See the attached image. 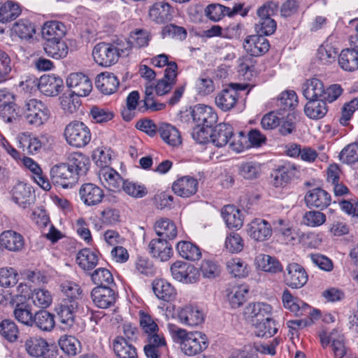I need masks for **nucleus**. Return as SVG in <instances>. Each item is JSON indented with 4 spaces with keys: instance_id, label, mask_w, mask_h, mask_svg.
Here are the masks:
<instances>
[{
    "instance_id": "42",
    "label": "nucleus",
    "mask_w": 358,
    "mask_h": 358,
    "mask_svg": "<svg viewBox=\"0 0 358 358\" xmlns=\"http://www.w3.org/2000/svg\"><path fill=\"white\" fill-rule=\"evenodd\" d=\"M255 262L259 269L271 273L282 271L281 263L274 257L265 254H259L255 258Z\"/></svg>"
},
{
    "instance_id": "1",
    "label": "nucleus",
    "mask_w": 358,
    "mask_h": 358,
    "mask_svg": "<svg viewBox=\"0 0 358 358\" xmlns=\"http://www.w3.org/2000/svg\"><path fill=\"white\" fill-rule=\"evenodd\" d=\"M282 302L285 309L289 310L296 317L303 319L292 320L287 322V327L292 334L299 329L310 326L320 317V311L315 309L300 299L294 296L289 290L285 289L282 294Z\"/></svg>"
},
{
    "instance_id": "32",
    "label": "nucleus",
    "mask_w": 358,
    "mask_h": 358,
    "mask_svg": "<svg viewBox=\"0 0 358 358\" xmlns=\"http://www.w3.org/2000/svg\"><path fill=\"white\" fill-rule=\"evenodd\" d=\"M65 164L80 177L87 173L90 165V161L85 155L80 152H74L69 155Z\"/></svg>"
},
{
    "instance_id": "12",
    "label": "nucleus",
    "mask_w": 358,
    "mask_h": 358,
    "mask_svg": "<svg viewBox=\"0 0 358 358\" xmlns=\"http://www.w3.org/2000/svg\"><path fill=\"white\" fill-rule=\"evenodd\" d=\"M244 87L240 84L231 83L228 87L222 90L215 97L217 106L223 111H229L236 104L239 93Z\"/></svg>"
},
{
    "instance_id": "35",
    "label": "nucleus",
    "mask_w": 358,
    "mask_h": 358,
    "mask_svg": "<svg viewBox=\"0 0 358 358\" xmlns=\"http://www.w3.org/2000/svg\"><path fill=\"white\" fill-rule=\"evenodd\" d=\"M11 31L21 40L29 41L36 34V25L29 19L22 18L13 24Z\"/></svg>"
},
{
    "instance_id": "22",
    "label": "nucleus",
    "mask_w": 358,
    "mask_h": 358,
    "mask_svg": "<svg viewBox=\"0 0 358 358\" xmlns=\"http://www.w3.org/2000/svg\"><path fill=\"white\" fill-rule=\"evenodd\" d=\"M243 48L251 56L259 57L268 51L270 44L262 34L251 35L244 40Z\"/></svg>"
},
{
    "instance_id": "34",
    "label": "nucleus",
    "mask_w": 358,
    "mask_h": 358,
    "mask_svg": "<svg viewBox=\"0 0 358 358\" xmlns=\"http://www.w3.org/2000/svg\"><path fill=\"white\" fill-rule=\"evenodd\" d=\"M41 34L45 42L62 39L66 34V27L59 21L46 22L42 27Z\"/></svg>"
},
{
    "instance_id": "4",
    "label": "nucleus",
    "mask_w": 358,
    "mask_h": 358,
    "mask_svg": "<svg viewBox=\"0 0 358 358\" xmlns=\"http://www.w3.org/2000/svg\"><path fill=\"white\" fill-rule=\"evenodd\" d=\"M64 137L69 145L80 148L90 142L92 134L90 128L84 122L73 120L65 127Z\"/></svg>"
},
{
    "instance_id": "64",
    "label": "nucleus",
    "mask_w": 358,
    "mask_h": 358,
    "mask_svg": "<svg viewBox=\"0 0 358 358\" xmlns=\"http://www.w3.org/2000/svg\"><path fill=\"white\" fill-rule=\"evenodd\" d=\"M224 248L231 253L240 252L244 248V241L239 234L231 232L225 238Z\"/></svg>"
},
{
    "instance_id": "8",
    "label": "nucleus",
    "mask_w": 358,
    "mask_h": 358,
    "mask_svg": "<svg viewBox=\"0 0 358 358\" xmlns=\"http://www.w3.org/2000/svg\"><path fill=\"white\" fill-rule=\"evenodd\" d=\"M24 117L29 124L41 126L50 117V111L46 106L41 101L31 99L24 105Z\"/></svg>"
},
{
    "instance_id": "38",
    "label": "nucleus",
    "mask_w": 358,
    "mask_h": 358,
    "mask_svg": "<svg viewBox=\"0 0 358 358\" xmlns=\"http://www.w3.org/2000/svg\"><path fill=\"white\" fill-rule=\"evenodd\" d=\"M17 139L18 147L27 155L36 154L42 147V143L38 138L28 132L20 134Z\"/></svg>"
},
{
    "instance_id": "57",
    "label": "nucleus",
    "mask_w": 358,
    "mask_h": 358,
    "mask_svg": "<svg viewBox=\"0 0 358 358\" xmlns=\"http://www.w3.org/2000/svg\"><path fill=\"white\" fill-rule=\"evenodd\" d=\"M337 55V49L328 42L324 43L317 49V58L322 64L335 62Z\"/></svg>"
},
{
    "instance_id": "36",
    "label": "nucleus",
    "mask_w": 358,
    "mask_h": 358,
    "mask_svg": "<svg viewBox=\"0 0 358 358\" xmlns=\"http://www.w3.org/2000/svg\"><path fill=\"white\" fill-rule=\"evenodd\" d=\"M233 127L226 123L217 124L210 135V142L216 147L224 146L229 141V137L232 136Z\"/></svg>"
},
{
    "instance_id": "41",
    "label": "nucleus",
    "mask_w": 358,
    "mask_h": 358,
    "mask_svg": "<svg viewBox=\"0 0 358 358\" xmlns=\"http://www.w3.org/2000/svg\"><path fill=\"white\" fill-rule=\"evenodd\" d=\"M98 252L90 248L80 250L76 256V262L85 271L92 270L98 264Z\"/></svg>"
},
{
    "instance_id": "43",
    "label": "nucleus",
    "mask_w": 358,
    "mask_h": 358,
    "mask_svg": "<svg viewBox=\"0 0 358 358\" xmlns=\"http://www.w3.org/2000/svg\"><path fill=\"white\" fill-rule=\"evenodd\" d=\"M151 39L150 34L145 29H136L130 34L128 41L124 43L125 52L131 50L132 47L143 48L148 45Z\"/></svg>"
},
{
    "instance_id": "14",
    "label": "nucleus",
    "mask_w": 358,
    "mask_h": 358,
    "mask_svg": "<svg viewBox=\"0 0 358 358\" xmlns=\"http://www.w3.org/2000/svg\"><path fill=\"white\" fill-rule=\"evenodd\" d=\"M299 173L296 165L289 162L278 166L271 173V183L276 188L287 185Z\"/></svg>"
},
{
    "instance_id": "59",
    "label": "nucleus",
    "mask_w": 358,
    "mask_h": 358,
    "mask_svg": "<svg viewBox=\"0 0 358 358\" xmlns=\"http://www.w3.org/2000/svg\"><path fill=\"white\" fill-rule=\"evenodd\" d=\"M91 280L97 286L115 285L111 272L106 268H99L91 273Z\"/></svg>"
},
{
    "instance_id": "9",
    "label": "nucleus",
    "mask_w": 358,
    "mask_h": 358,
    "mask_svg": "<svg viewBox=\"0 0 358 358\" xmlns=\"http://www.w3.org/2000/svg\"><path fill=\"white\" fill-rule=\"evenodd\" d=\"M79 178L65 163L56 164L50 169V178L53 184L64 189L72 188Z\"/></svg>"
},
{
    "instance_id": "30",
    "label": "nucleus",
    "mask_w": 358,
    "mask_h": 358,
    "mask_svg": "<svg viewBox=\"0 0 358 358\" xmlns=\"http://www.w3.org/2000/svg\"><path fill=\"white\" fill-rule=\"evenodd\" d=\"M148 250L152 257L162 262L168 261L173 254L170 243L164 238L152 239L149 245Z\"/></svg>"
},
{
    "instance_id": "3",
    "label": "nucleus",
    "mask_w": 358,
    "mask_h": 358,
    "mask_svg": "<svg viewBox=\"0 0 358 358\" xmlns=\"http://www.w3.org/2000/svg\"><path fill=\"white\" fill-rule=\"evenodd\" d=\"M124 52V43L101 42L94 46L92 55L97 64L108 67L117 63L121 55Z\"/></svg>"
},
{
    "instance_id": "10",
    "label": "nucleus",
    "mask_w": 358,
    "mask_h": 358,
    "mask_svg": "<svg viewBox=\"0 0 358 358\" xmlns=\"http://www.w3.org/2000/svg\"><path fill=\"white\" fill-rule=\"evenodd\" d=\"M25 352L33 358H54L48 341L38 336L26 338L23 342Z\"/></svg>"
},
{
    "instance_id": "25",
    "label": "nucleus",
    "mask_w": 358,
    "mask_h": 358,
    "mask_svg": "<svg viewBox=\"0 0 358 358\" xmlns=\"http://www.w3.org/2000/svg\"><path fill=\"white\" fill-rule=\"evenodd\" d=\"M272 313V307L266 303L257 302L249 303L244 310V315L250 320L252 324L265 318L270 317Z\"/></svg>"
},
{
    "instance_id": "5",
    "label": "nucleus",
    "mask_w": 358,
    "mask_h": 358,
    "mask_svg": "<svg viewBox=\"0 0 358 358\" xmlns=\"http://www.w3.org/2000/svg\"><path fill=\"white\" fill-rule=\"evenodd\" d=\"M110 161V157L105 155L103 150L99 152V158L96 161L97 164L102 167L99 171V179L106 188L110 191L119 192L124 181L115 170L108 166Z\"/></svg>"
},
{
    "instance_id": "62",
    "label": "nucleus",
    "mask_w": 358,
    "mask_h": 358,
    "mask_svg": "<svg viewBox=\"0 0 358 358\" xmlns=\"http://www.w3.org/2000/svg\"><path fill=\"white\" fill-rule=\"evenodd\" d=\"M30 298L36 306L43 308L48 307L52 301L50 292L45 289H34L31 294Z\"/></svg>"
},
{
    "instance_id": "63",
    "label": "nucleus",
    "mask_w": 358,
    "mask_h": 358,
    "mask_svg": "<svg viewBox=\"0 0 358 358\" xmlns=\"http://www.w3.org/2000/svg\"><path fill=\"white\" fill-rule=\"evenodd\" d=\"M274 230L282 236L287 244H293L296 239L294 231L282 219H279L274 222Z\"/></svg>"
},
{
    "instance_id": "45",
    "label": "nucleus",
    "mask_w": 358,
    "mask_h": 358,
    "mask_svg": "<svg viewBox=\"0 0 358 358\" xmlns=\"http://www.w3.org/2000/svg\"><path fill=\"white\" fill-rule=\"evenodd\" d=\"M324 84L317 78H310L303 85V94L308 100H319L322 99Z\"/></svg>"
},
{
    "instance_id": "31",
    "label": "nucleus",
    "mask_w": 358,
    "mask_h": 358,
    "mask_svg": "<svg viewBox=\"0 0 358 358\" xmlns=\"http://www.w3.org/2000/svg\"><path fill=\"white\" fill-rule=\"evenodd\" d=\"M31 187L24 182H18L11 190L12 199L18 206L27 208L31 205L33 197Z\"/></svg>"
},
{
    "instance_id": "46",
    "label": "nucleus",
    "mask_w": 358,
    "mask_h": 358,
    "mask_svg": "<svg viewBox=\"0 0 358 358\" xmlns=\"http://www.w3.org/2000/svg\"><path fill=\"white\" fill-rule=\"evenodd\" d=\"M222 216L227 226L230 229H240L243 225L241 213L233 205H227L222 209Z\"/></svg>"
},
{
    "instance_id": "48",
    "label": "nucleus",
    "mask_w": 358,
    "mask_h": 358,
    "mask_svg": "<svg viewBox=\"0 0 358 358\" xmlns=\"http://www.w3.org/2000/svg\"><path fill=\"white\" fill-rule=\"evenodd\" d=\"M139 325L145 337L159 334V328L155 319L150 314L143 310L138 312Z\"/></svg>"
},
{
    "instance_id": "6",
    "label": "nucleus",
    "mask_w": 358,
    "mask_h": 358,
    "mask_svg": "<svg viewBox=\"0 0 358 358\" xmlns=\"http://www.w3.org/2000/svg\"><path fill=\"white\" fill-rule=\"evenodd\" d=\"M321 344L324 348L330 346L335 358H343L346 355L348 347L344 335L337 329L331 331H323L320 335Z\"/></svg>"
},
{
    "instance_id": "27",
    "label": "nucleus",
    "mask_w": 358,
    "mask_h": 358,
    "mask_svg": "<svg viewBox=\"0 0 358 358\" xmlns=\"http://www.w3.org/2000/svg\"><path fill=\"white\" fill-rule=\"evenodd\" d=\"M177 317L180 322L189 327L201 324L204 320L203 313L196 307L186 306L177 311Z\"/></svg>"
},
{
    "instance_id": "60",
    "label": "nucleus",
    "mask_w": 358,
    "mask_h": 358,
    "mask_svg": "<svg viewBox=\"0 0 358 358\" xmlns=\"http://www.w3.org/2000/svg\"><path fill=\"white\" fill-rule=\"evenodd\" d=\"M229 273L237 278H245L249 273L248 264L240 258H232L227 262Z\"/></svg>"
},
{
    "instance_id": "47",
    "label": "nucleus",
    "mask_w": 358,
    "mask_h": 358,
    "mask_svg": "<svg viewBox=\"0 0 358 358\" xmlns=\"http://www.w3.org/2000/svg\"><path fill=\"white\" fill-rule=\"evenodd\" d=\"M161 138L168 145L176 147L181 144L182 139L179 131L173 126L163 123L158 129Z\"/></svg>"
},
{
    "instance_id": "18",
    "label": "nucleus",
    "mask_w": 358,
    "mask_h": 358,
    "mask_svg": "<svg viewBox=\"0 0 358 358\" xmlns=\"http://www.w3.org/2000/svg\"><path fill=\"white\" fill-rule=\"evenodd\" d=\"M78 308V301L69 299H62L55 307V311L59 322L64 325V328H69L73 325Z\"/></svg>"
},
{
    "instance_id": "61",
    "label": "nucleus",
    "mask_w": 358,
    "mask_h": 358,
    "mask_svg": "<svg viewBox=\"0 0 358 358\" xmlns=\"http://www.w3.org/2000/svg\"><path fill=\"white\" fill-rule=\"evenodd\" d=\"M326 215L320 210H311L304 213L302 223L309 227H317L326 222Z\"/></svg>"
},
{
    "instance_id": "54",
    "label": "nucleus",
    "mask_w": 358,
    "mask_h": 358,
    "mask_svg": "<svg viewBox=\"0 0 358 358\" xmlns=\"http://www.w3.org/2000/svg\"><path fill=\"white\" fill-rule=\"evenodd\" d=\"M227 296L234 308H238L245 301L248 289L245 285H234L227 289Z\"/></svg>"
},
{
    "instance_id": "21",
    "label": "nucleus",
    "mask_w": 358,
    "mask_h": 358,
    "mask_svg": "<svg viewBox=\"0 0 358 358\" xmlns=\"http://www.w3.org/2000/svg\"><path fill=\"white\" fill-rule=\"evenodd\" d=\"M113 286H96L91 292L94 304L100 308H108L113 306L116 300V293Z\"/></svg>"
},
{
    "instance_id": "39",
    "label": "nucleus",
    "mask_w": 358,
    "mask_h": 358,
    "mask_svg": "<svg viewBox=\"0 0 358 358\" xmlns=\"http://www.w3.org/2000/svg\"><path fill=\"white\" fill-rule=\"evenodd\" d=\"M21 5L14 1H3L0 7V22L7 23L13 21L22 13Z\"/></svg>"
},
{
    "instance_id": "51",
    "label": "nucleus",
    "mask_w": 358,
    "mask_h": 358,
    "mask_svg": "<svg viewBox=\"0 0 358 358\" xmlns=\"http://www.w3.org/2000/svg\"><path fill=\"white\" fill-rule=\"evenodd\" d=\"M55 324V315L47 310H39L34 315L33 325L41 331H50Z\"/></svg>"
},
{
    "instance_id": "50",
    "label": "nucleus",
    "mask_w": 358,
    "mask_h": 358,
    "mask_svg": "<svg viewBox=\"0 0 358 358\" xmlns=\"http://www.w3.org/2000/svg\"><path fill=\"white\" fill-rule=\"evenodd\" d=\"M180 256L189 261H197L201 257L200 248L195 244L188 241H180L176 245Z\"/></svg>"
},
{
    "instance_id": "49",
    "label": "nucleus",
    "mask_w": 358,
    "mask_h": 358,
    "mask_svg": "<svg viewBox=\"0 0 358 358\" xmlns=\"http://www.w3.org/2000/svg\"><path fill=\"white\" fill-rule=\"evenodd\" d=\"M155 230L160 238L165 240L173 239L176 237L178 232L174 222L167 218H163L157 221L155 224Z\"/></svg>"
},
{
    "instance_id": "19",
    "label": "nucleus",
    "mask_w": 358,
    "mask_h": 358,
    "mask_svg": "<svg viewBox=\"0 0 358 358\" xmlns=\"http://www.w3.org/2000/svg\"><path fill=\"white\" fill-rule=\"evenodd\" d=\"M79 196L85 206H94L101 203L104 197V192L98 185L87 182L80 186Z\"/></svg>"
},
{
    "instance_id": "15",
    "label": "nucleus",
    "mask_w": 358,
    "mask_h": 358,
    "mask_svg": "<svg viewBox=\"0 0 358 358\" xmlns=\"http://www.w3.org/2000/svg\"><path fill=\"white\" fill-rule=\"evenodd\" d=\"M66 85L78 96H86L92 90V81L83 73H71L66 78Z\"/></svg>"
},
{
    "instance_id": "26",
    "label": "nucleus",
    "mask_w": 358,
    "mask_h": 358,
    "mask_svg": "<svg viewBox=\"0 0 358 358\" xmlns=\"http://www.w3.org/2000/svg\"><path fill=\"white\" fill-rule=\"evenodd\" d=\"M120 85L117 77L113 73L102 72L97 75L95 87L103 94L110 95L115 93Z\"/></svg>"
},
{
    "instance_id": "29",
    "label": "nucleus",
    "mask_w": 358,
    "mask_h": 358,
    "mask_svg": "<svg viewBox=\"0 0 358 358\" xmlns=\"http://www.w3.org/2000/svg\"><path fill=\"white\" fill-rule=\"evenodd\" d=\"M173 9L168 2H155L149 9L150 19L157 24H163L171 20Z\"/></svg>"
},
{
    "instance_id": "53",
    "label": "nucleus",
    "mask_w": 358,
    "mask_h": 358,
    "mask_svg": "<svg viewBox=\"0 0 358 358\" xmlns=\"http://www.w3.org/2000/svg\"><path fill=\"white\" fill-rule=\"evenodd\" d=\"M327 111V103L321 99L309 100L304 107L305 114L310 119H321Z\"/></svg>"
},
{
    "instance_id": "7",
    "label": "nucleus",
    "mask_w": 358,
    "mask_h": 358,
    "mask_svg": "<svg viewBox=\"0 0 358 358\" xmlns=\"http://www.w3.org/2000/svg\"><path fill=\"white\" fill-rule=\"evenodd\" d=\"M24 83L27 87L37 86L43 94L49 96H57L63 87L62 79L53 74L43 75L39 80L35 78L27 79L24 82L22 81L20 85H23Z\"/></svg>"
},
{
    "instance_id": "52",
    "label": "nucleus",
    "mask_w": 358,
    "mask_h": 358,
    "mask_svg": "<svg viewBox=\"0 0 358 358\" xmlns=\"http://www.w3.org/2000/svg\"><path fill=\"white\" fill-rule=\"evenodd\" d=\"M44 50L48 56L59 59L64 58L67 55L69 48L62 39H59L45 42Z\"/></svg>"
},
{
    "instance_id": "24",
    "label": "nucleus",
    "mask_w": 358,
    "mask_h": 358,
    "mask_svg": "<svg viewBox=\"0 0 358 358\" xmlns=\"http://www.w3.org/2000/svg\"><path fill=\"white\" fill-rule=\"evenodd\" d=\"M198 180L189 176L178 178L172 185L173 192L179 196L187 198L195 194L198 190Z\"/></svg>"
},
{
    "instance_id": "40",
    "label": "nucleus",
    "mask_w": 358,
    "mask_h": 358,
    "mask_svg": "<svg viewBox=\"0 0 358 358\" xmlns=\"http://www.w3.org/2000/svg\"><path fill=\"white\" fill-rule=\"evenodd\" d=\"M152 286L155 294L159 299L169 301L175 299V288L165 280L156 279L152 282Z\"/></svg>"
},
{
    "instance_id": "44",
    "label": "nucleus",
    "mask_w": 358,
    "mask_h": 358,
    "mask_svg": "<svg viewBox=\"0 0 358 358\" xmlns=\"http://www.w3.org/2000/svg\"><path fill=\"white\" fill-rule=\"evenodd\" d=\"M338 64L344 71H356L358 69V52L350 48L343 50L338 56Z\"/></svg>"
},
{
    "instance_id": "28",
    "label": "nucleus",
    "mask_w": 358,
    "mask_h": 358,
    "mask_svg": "<svg viewBox=\"0 0 358 358\" xmlns=\"http://www.w3.org/2000/svg\"><path fill=\"white\" fill-rule=\"evenodd\" d=\"M178 76L177 64H171L164 71V78L159 80L155 86V92L158 96H163L170 92L176 83Z\"/></svg>"
},
{
    "instance_id": "20",
    "label": "nucleus",
    "mask_w": 358,
    "mask_h": 358,
    "mask_svg": "<svg viewBox=\"0 0 358 358\" xmlns=\"http://www.w3.org/2000/svg\"><path fill=\"white\" fill-rule=\"evenodd\" d=\"M304 200L309 208L322 210L331 204V197L327 191L317 187L308 190L305 195Z\"/></svg>"
},
{
    "instance_id": "55",
    "label": "nucleus",
    "mask_w": 358,
    "mask_h": 358,
    "mask_svg": "<svg viewBox=\"0 0 358 358\" xmlns=\"http://www.w3.org/2000/svg\"><path fill=\"white\" fill-rule=\"evenodd\" d=\"M15 307L13 310L15 318L20 323L27 326H33L34 315L31 311L30 307L22 302L15 303Z\"/></svg>"
},
{
    "instance_id": "33",
    "label": "nucleus",
    "mask_w": 358,
    "mask_h": 358,
    "mask_svg": "<svg viewBox=\"0 0 358 358\" xmlns=\"http://www.w3.org/2000/svg\"><path fill=\"white\" fill-rule=\"evenodd\" d=\"M0 244L10 251L17 252L24 248V240L20 234L8 230L0 235Z\"/></svg>"
},
{
    "instance_id": "2",
    "label": "nucleus",
    "mask_w": 358,
    "mask_h": 358,
    "mask_svg": "<svg viewBox=\"0 0 358 358\" xmlns=\"http://www.w3.org/2000/svg\"><path fill=\"white\" fill-rule=\"evenodd\" d=\"M169 330L175 341L180 344L181 351L187 356H195L204 351L208 346L206 334L200 331H187L173 324H169Z\"/></svg>"
},
{
    "instance_id": "11",
    "label": "nucleus",
    "mask_w": 358,
    "mask_h": 358,
    "mask_svg": "<svg viewBox=\"0 0 358 358\" xmlns=\"http://www.w3.org/2000/svg\"><path fill=\"white\" fill-rule=\"evenodd\" d=\"M284 282L292 289L302 287L308 281V274L305 268L297 263L289 264L284 272Z\"/></svg>"
},
{
    "instance_id": "56",
    "label": "nucleus",
    "mask_w": 358,
    "mask_h": 358,
    "mask_svg": "<svg viewBox=\"0 0 358 358\" xmlns=\"http://www.w3.org/2000/svg\"><path fill=\"white\" fill-rule=\"evenodd\" d=\"M255 328V334L259 337H271L278 331L275 322L271 317L265 318L253 324Z\"/></svg>"
},
{
    "instance_id": "58",
    "label": "nucleus",
    "mask_w": 358,
    "mask_h": 358,
    "mask_svg": "<svg viewBox=\"0 0 358 358\" xmlns=\"http://www.w3.org/2000/svg\"><path fill=\"white\" fill-rule=\"evenodd\" d=\"M0 335L10 343L15 342L19 336L17 324L10 320H2L0 322Z\"/></svg>"
},
{
    "instance_id": "23",
    "label": "nucleus",
    "mask_w": 358,
    "mask_h": 358,
    "mask_svg": "<svg viewBox=\"0 0 358 358\" xmlns=\"http://www.w3.org/2000/svg\"><path fill=\"white\" fill-rule=\"evenodd\" d=\"M247 232L251 238L257 241H264L271 236L272 229L266 220L256 218L248 224Z\"/></svg>"
},
{
    "instance_id": "16",
    "label": "nucleus",
    "mask_w": 358,
    "mask_h": 358,
    "mask_svg": "<svg viewBox=\"0 0 358 358\" xmlns=\"http://www.w3.org/2000/svg\"><path fill=\"white\" fill-rule=\"evenodd\" d=\"M145 342L144 352L148 358H160L168 352L166 341L162 333L145 337Z\"/></svg>"
},
{
    "instance_id": "37",
    "label": "nucleus",
    "mask_w": 358,
    "mask_h": 358,
    "mask_svg": "<svg viewBox=\"0 0 358 358\" xmlns=\"http://www.w3.org/2000/svg\"><path fill=\"white\" fill-rule=\"evenodd\" d=\"M115 354L118 358H138L136 348L122 336H117L113 341Z\"/></svg>"
},
{
    "instance_id": "17",
    "label": "nucleus",
    "mask_w": 358,
    "mask_h": 358,
    "mask_svg": "<svg viewBox=\"0 0 358 358\" xmlns=\"http://www.w3.org/2000/svg\"><path fill=\"white\" fill-rule=\"evenodd\" d=\"M192 117L197 126L212 127L217 121V115L215 110L206 105L197 104L192 110Z\"/></svg>"
},
{
    "instance_id": "13",
    "label": "nucleus",
    "mask_w": 358,
    "mask_h": 358,
    "mask_svg": "<svg viewBox=\"0 0 358 358\" xmlns=\"http://www.w3.org/2000/svg\"><path fill=\"white\" fill-rule=\"evenodd\" d=\"M173 278L183 283H194L199 278L198 269L192 265L177 261L171 266Z\"/></svg>"
}]
</instances>
